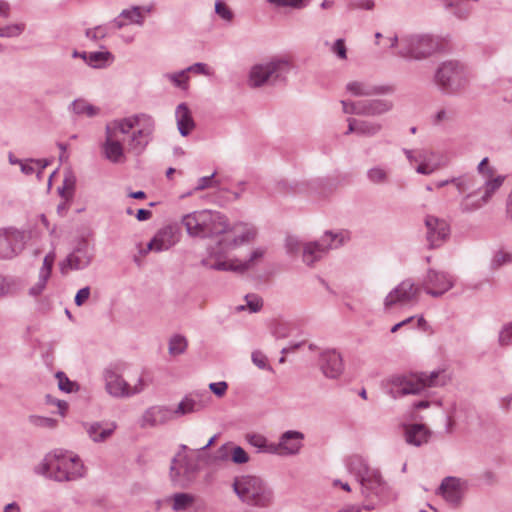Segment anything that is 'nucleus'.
Instances as JSON below:
<instances>
[{
  "instance_id": "338daca9",
  "label": "nucleus",
  "mask_w": 512,
  "mask_h": 512,
  "mask_svg": "<svg viewBox=\"0 0 512 512\" xmlns=\"http://www.w3.org/2000/svg\"><path fill=\"white\" fill-rule=\"evenodd\" d=\"M40 160H30V161H21L19 162L21 171L26 175H31L34 172H37L35 165H40Z\"/></svg>"
},
{
  "instance_id": "a211bd4d",
  "label": "nucleus",
  "mask_w": 512,
  "mask_h": 512,
  "mask_svg": "<svg viewBox=\"0 0 512 512\" xmlns=\"http://www.w3.org/2000/svg\"><path fill=\"white\" fill-rule=\"evenodd\" d=\"M105 389L115 398H128L129 384L114 368H106L103 372Z\"/></svg>"
},
{
  "instance_id": "0e129e2a",
  "label": "nucleus",
  "mask_w": 512,
  "mask_h": 512,
  "mask_svg": "<svg viewBox=\"0 0 512 512\" xmlns=\"http://www.w3.org/2000/svg\"><path fill=\"white\" fill-rule=\"evenodd\" d=\"M488 163L489 159L487 157L483 158L477 166V171L486 178H491L494 176V168L489 166Z\"/></svg>"
},
{
  "instance_id": "7c9ffc66",
  "label": "nucleus",
  "mask_w": 512,
  "mask_h": 512,
  "mask_svg": "<svg viewBox=\"0 0 512 512\" xmlns=\"http://www.w3.org/2000/svg\"><path fill=\"white\" fill-rule=\"evenodd\" d=\"M69 111L77 116L95 117L100 113V108L90 104L85 99H75L69 105Z\"/></svg>"
},
{
  "instance_id": "aec40b11",
  "label": "nucleus",
  "mask_w": 512,
  "mask_h": 512,
  "mask_svg": "<svg viewBox=\"0 0 512 512\" xmlns=\"http://www.w3.org/2000/svg\"><path fill=\"white\" fill-rule=\"evenodd\" d=\"M346 90L355 97L386 95L394 92V88L390 85H372L364 81H351L347 83Z\"/></svg>"
},
{
  "instance_id": "a19ab883",
  "label": "nucleus",
  "mask_w": 512,
  "mask_h": 512,
  "mask_svg": "<svg viewBox=\"0 0 512 512\" xmlns=\"http://www.w3.org/2000/svg\"><path fill=\"white\" fill-rule=\"evenodd\" d=\"M187 340L182 335H174L169 341V354L177 356L183 354L187 349Z\"/></svg>"
},
{
  "instance_id": "393cba45",
  "label": "nucleus",
  "mask_w": 512,
  "mask_h": 512,
  "mask_svg": "<svg viewBox=\"0 0 512 512\" xmlns=\"http://www.w3.org/2000/svg\"><path fill=\"white\" fill-rule=\"evenodd\" d=\"M105 158L112 163H121L124 159V148L118 138L105 134V142L102 145Z\"/></svg>"
},
{
  "instance_id": "4468645a",
  "label": "nucleus",
  "mask_w": 512,
  "mask_h": 512,
  "mask_svg": "<svg viewBox=\"0 0 512 512\" xmlns=\"http://www.w3.org/2000/svg\"><path fill=\"white\" fill-rule=\"evenodd\" d=\"M25 247L23 232L8 228L0 230V259H12Z\"/></svg>"
},
{
  "instance_id": "dca6fc26",
  "label": "nucleus",
  "mask_w": 512,
  "mask_h": 512,
  "mask_svg": "<svg viewBox=\"0 0 512 512\" xmlns=\"http://www.w3.org/2000/svg\"><path fill=\"white\" fill-rule=\"evenodd\" d=\"M92 253L88 244L82 241L67 257L60 263V271L66 274L68 270H82L90 265Z\"/></svg>"
},
{
  "instance_id": "39448f33",
  "label": "nucleus",
  "mask_w": 512,
  "mask_h": 512,
  "mask_svg": "<svg viewBox=\"0 0 512 512\" xmlns=\"http://www.w3.org/2000/svg\"><path fill=\"white\" fill-rule=\"evenodd\" d=\"M42 472L55 481H73L84 476L80 458L69 452L55 451L44 459Z\"/></svg>"
},
{
  "instance_id": "f257e3e1",
  "label": "nucleus",
  "mask_w": 512,
  "mask_h": 512,
  "mask_svg": "<svg viewBox=\"0 0 512 512\" xmlns=\"http://www.w3.org/2000/svg\"><path fill=\"white\" fill-rule=\"evenodd\" d=\"M182 224L192 237L210 238L222 235L214 245L208 247L209 257L201 261V264L209 269L243 273L264 254L262 249H256L246 261L237 259L227 261V254L241 244L254 239L255 231L246 228L239 235H231L228 220L219 211L206 209L194 211L182 217Z\"/></svg>"
},
{
  "instance_id": "1a4fd4ad",
  "label": "nucleus",
  "mask_w": 512,
  "mask_h": 512,
  "mask_svg": "<svg viewBox=\"0 0 512 512\" xmlns=\"http://www.w3.org/2000/svg\"><path fill=\"white\" fill-rule=\"evenodd\" d=\"M198 464L186 454L178 452L171 461L170 479L181 487L188 486L198 472Z\"/></svg>"
},
{
  "instance_id": "864d4df0",
  "label": "nucleus",
  "mask_w": 512,
  "mask_h": 512,
  "mask_svg": "<svg viewBox=\"0 0 512 512\" xmlns=\"http://www.w3.org/2000/svg\"><path fill=\"white\" fill-rule=\"evenodd\" d=\"M268 2L281 7L301 9L308 4L309 0H268Z\"/></svg>"
},
{
  "instance_id": "c03bdc74",
  "label": "nucleus",
  "mask_w": 512,
  "mask_h": 512,
  "mask_svg": "<svg viewBox=\"0 0 512 512\" xmlns=\"http://www.w3.org/2000/svg\"><path fill=\"white\" fill-rule=\"evenodd\" d=\"M111 57V53L106 51V52H101V51H97V52H91L88 56H87V64L94 67V68H99L101 67L109 58Z\"/></svg>"
},
{
  "instance_id": "bf43d9fd",
  "label": "nucleus",
  "mask_w": 512,
  "mask_h": 512,
  "mask_svg": "<svg viewBox=\"0 0 512 512\" xmlns=\"http://www.w3.org/2000/svg\"><path fill=\"white\" fill-rule=\"evenodd\" d=\"M216 173H212L210 176L201 177L198 180V184L195 187V191H201L209 187H217L219 185L218 181H213Z\"/></svg>"
},
{
  "instance_id": "f8f14e48",
  "label": "nucleus",
  "mask_w": 512,
  "mask_h": 512,
  "mask_svg": "<svg viewBox=\"0 0 512 512\" xmlns=\"http://www.w3.org/2000/svg\"><path fill=\"white\" fill-rule=\"evenodd\" d=\"M136 130L132 133L128 146L129 150L140 154L144 151L152 139L155 128V122L150 115L139 114Z\"/></svg>"
},
{
  "instance_id": "c9c22d12",
  "label": "nucleus",
  "mask_w": 512,
  "mask_h": 512,
  "mask_svg": "<svg viewBox=\"0 0 512 512\" xmlns=\"http://www.w3.org/2000/svg\"><path fill=\"white\" fill-rule=\"evenodd\" d=\"M382 130V124L379 122L358 120V135L373 137Z\"/></svg>"
},
{
  "instance_id": "052dcab7",
  "label": "nucleus",
  "mask_w": 512,
  "mask_h": 512,
  "mask_svg": "<svg viewBox=\"0 0 512 512\" xmlns=\"http://www.w3.org/2000/svg\"><path fill=\"white\" fill-rule=\"evenodd\" d=\"M54 261H55V253L54 252L48 253L43 260V264H42V267L40 268L39 273L50 277Z\"/></svg>"
},
{
  "instance_id": "69168bd1",
  "label": "nucleus",
  "mask_w": 512,
  "mask_h": 512,
  "mask_svg": "<svg viewBox=\"0 0 512 512\" xmlns=\"http://www.w3.org/2000/svg\"><path fill=\"white\" fill-rule=\"evenodd\" d=\"M332 52L337 55L338 58L344 60L347 58V50L343 39H337L332 48Z\"/></svg>"
},
{
  "instance_id": "c756f323",
  "label": "nucleus",
  "mask_w": 512,
  "mask_h": 512,
  "mask_svg": "<svg viewBox=\"0 0 512 512\" xmlns=\"http://www.w3.org/2000/svg\"><path fill=\"white\" fill-rule=\"evenodd\" d=\"M403 151L410 163L417 162L432 164L435 160L441 159V156H444L441 153L425 149L417 151L404 149Z\"/></svg>"
},
{
  "instance_id": "2eb2a0df",
  "label": "nucleus",
  "mask_w": 512,
  "mask_h": 512,
  "mask_svg": "<svg viewBox=\"0 0 512 512\" xmlns=\"http://www.w3.org/2000/svg\"><path fill=\"white\" fill-rule=\"evenodd\" d=\"M424 222L427 229L426 239L429 247H440L450 235L449 224L444 219L433 215H427Z\"/></svg>"
},
{
  "instance_id": "0eeeda50",
  "label": "nucleus",
  "mask_w": 512,
  "mask_h": 512,
  "mask_svg": "<svg viewBox=\"0 0 512 512\" xmlns=\"http://www.w3.org/2000/svg\"><path fill=\"white\" fill-rule=\"evenodd\" d=\"M438 49V42L429 34H404L400 36V49L396 55L405 59L423 60Z\"/></svg>"
},
{
  "instance_id": "20e7f679",
  "label": "nucleus",
  "mask_w": 512,
  "mask_h": 512,
  "mask_svg": "<svg viewBox=\"0 0 512 512\" xmlns=\"http://www.w3.org/2000/svg\"><path fill=\"white\" fill-rule=\"evenodd\" d=\"M450 381V376L446 370L439 369L419 375L395 376L391 379L390 394L393 398H398L410 394H419L426 387H441Z\"/></svg>"
},
{
  "instance_id": "cd10ccee",
  "label": "nucleus",
  "mask_w": 512,
  "mask_h": 512,
  "mask_svg": "<svg viewBox=\"0 0 512 512\" xmlns=\"http://www.w3.org/2000/svg\"><path fill=\"white\" fill-rule=\"evenodd\" d=\"M85 427L87 434L94 442H103L113 434L116 424L93 422L86 424Z\"/></svg>"
},
{
  "instance_id": "bb28decb",
  "label": "nucleus",
  "mask_w": 512,
  "mask_h": 512,
  "mask_svg": "<svg viewBox=\"0 0 512 512\" xmlns=\"http://www.w3.org/2000/svg\"><path fill=\"white\" fill-rule=\"evenodd\" d=\"M175 116L179 133L183 137L189 135L194 129L195 123L188 106L185 103L179 104L176 108Z\"/></svg>"
},
{
  "instance_id": "6ab92c4d",
  "label": "nucleus",
  "mask_w": 512,
  "mask_h": 512,
  "mask_svg": "<svg viewBox=\"0 0 512 512\" xmlns=\"http://www.w3.org/2000/svg\"><path fill=\"white\" fill-rule=\"evenodd\" d=\"M319 366L322 373L331 379L338 378L344 370L342 357L334 349L325 350L320 354Z\"/></svg>"
},
{
  "instance_id": "774afa93",
  "label": "nucleus",
  "mask_w": 512,
  "mask_h": 512,
  "mask_svg": "<svg viewBox=\"0 0 512 512\" xmlns=\"http://www.w3.org/2000/svg\"><path fill=\"white\" fill-rule=\"evenodd\" d=\"M287 252L290 254L296 253L301 248L299 239L295 236H288L285 241Z\"/></svg>"
},
{
  "instance_id": "e2e57ef3",
  "label": "nucleus",
  "mask_w": 512,
  "mask_h": 512,
  "mask_svg": "<svg viewBox=\"0 0 512 512\" xmlns=\"http://www.w3.org/2000/svg\"><path fill=\"white\" fill-rule=\"evenodd\" d=\"M445 6L448 9L455 8L454 14L460 19H465L469 15V9L467 7H461L457 2L447 1Z\"/></svg>"
},
{
  "instance_id": "a18cd8bd",
  "label": "nucleus",
  "mask_w": 512,
  "mask_h": 512,
  "mask_svg": "<svg viewBox=\"0 0 512 512\" xmlns=\"http://www.w3.org/2000/svg\"><path fill=\"white\" fill-rule=\"evenodd\" d=\"M28 421L35 427L53 429L57 425V421L53 418L43 417L38 415H30Z\"/></svg>"
},
{
  "instance_id": "f704fd0d",
  "label": "nucleus",
  "mask_w": 512,
  "mask_h": 512,
  "mask_svg": "<svg viewBox=\"0 0 512 512\" xmlns=\"http://www.w3.org/2000/svg\"><path fill=\"white\" fill-rule=\"evenodd\" d=\"M487 202L484 201V198L481 196L480 198L475 197V193H469L463 197L460 202V210L463 213H471L476 210H479L483 205Z\"/></svg>"
},
{
  "instance_id": "3c124183",
  "label": "nucleus",
  "mask_w": 512,
  "mask_h": 512,
  "mask_svg": "<svg viewBox=\"0 0 512 512\" xmlns=\"http://www.w3.org/2000/svg\"><path fill=\"white\" fill-rule=\"evenodd\" d=\"M341 104L344 113L362 116L361 101L341 100Z\"/></svg>"
},
{
  "instance_id": "ea45409f",
  "label": "nucleus",
  "mask_w": 512,
  "mask_h": 512,
  "mask_svg": "<svg viewBox=\"0 0 512 512\" xmlns=\"http://www.w3.org/2000/svg\"><path fill=\"white\" fill-rule=\"evenodd\" d=\"M199 410L198 403L192 398L185 397L177 406L175 410H172L174 416H183L188 413H192Z\"/></svg>"
},
{
  "instance_id": "680f3d73",
  "label": "nucleus",
  "mask_w": 512,
  "mask_h": 512,
  "mask_svg": "<svg viewBox=\"0 0 512 512\" xmlns=\"http://www.w3.org/2000/svg\"><path fill=\"white\" fill-rule=\"evenodd\" d=\"M245 299L247 302V307L249 308L250 312L255 313L261 309L262 300L259 296L255 294L246 295Z\"/></svg>"
},
{
  "instance_id": "8fccbe9b",
  "label": "nucleus",
  "mask_w": 512,
  "mask_h": 512,
  "mask_svg": "<svg viewBox=\"0 0 512 512\" xmlns=\"http://www.w3.org/2000/svg\"><path fill=\"white\" fill-rule=\"evenodd\" d=\"M49 278V276L39 273L38 281L29 289V295L33 297L41 295L46 287Z\"/></svg>"
},
{
  "instance_id": "412c9836",
  "label": "nucleus",
  "mask_w": 512,
  "mask_h": 512,
  "mask_svg": "<svg viewBox=\"0 0 512 512\" xmlns=\"http://www.w3.org/2000/svg\"><path fill=\"white\" fill-rule=\"evenodd\" d=\"M173 419V412L167 406H152L149 407L143 413L141 417V427H155L158 425H163Z\"/></svg>"
},
{
  "instance_id": "ddd939ff",
  "label": "nucleus",
  "mask_w": 512,
  "mask_h": 512,
  "mask_svg": "<svg viewBox=\"0 0 512 512\" xmlns=\"http://www.w3.org/2000/svg\"><path fill=\"white\" fill-rule=\"evenodd\" d=\"M454 286L453 277L444 271L429 269L421 283V288L432 297H440Z\"/></svg>"
},
{
  "instance_id": "7ed1b4c3",
  "label": "nucleus",
  "mask_w": 512,
  "mask_h": 512,
  "mask_svg": "<svg viewBox=\"0 0 512 512\" xmlns=\"http://www.w3.org/2000/svg\"><path fill=\"white\" fill-rule=\"evenodd\" d=\"M232 487L238 498L249 506L267 508L274 502L272 488L260 477L253 475L236 477Z\"/></svg>"
},
{
  "instance_id": "f3484780",
  "label": "nucleus",
  "mask_w": 512,
  "mask_h": 512,
  "mask_svg": "<svg viewBox=\"0 0 512 512\" xmlns=\"http://www.w3.org/2000/svg\"><path fill=\"white\" fill-rule=\"evenodd\" d=\"M304 434L300 431L288 430L281 434L278 443H275L276 452L280 456L297 455L303 446Z\"/></svg>"
},
{
  "instance_id": "09e8293b",
  "label": "nucleus",
  "mask_w": 512,
  "mask_h": 512,
  "mask_svg": "<svg viewBox=\"0 0 512 512\" xmlns=\"http://www.w3.org/2000/svg\"><path fill=\"white\" fill-rule=\"evenodd\" d=\"M510 263H512V253L504 250L497 251L492 260V264L496 268Z\"/></svg>"
},
{
  "instance_id": "58836bf2",
  "label": "nucleus",
  "mask_w": 512,
  "mask_h": 512,
  "mask_svg": "<svg viewBox=\"0 0 512 512\" xmlns=\"http://www.w3.org/2000/svg\"><path fill=\"white\" fill-rule=\"evenodd\" d=\"M449 159L446 156H441V159L435 160L432 164L430 163H419L416 167V172L422 175H430L434 171L441 167L448 165Z\"/></svg>"
},
{
  "instance_id": "de8ad7c7",
  "label": "nucleus",
  "mask_w": 512,
  "mask_h": 512,
  "mask_svg": "<svg viewBox=\"0 0 512 512\" xmlns=\"http://www.w3.org/2000/svg\"><path fill=\"white\" fill-rule=\"evenodd\" d=\"M251 360L259 369L273 371L272 367L268 363L267 356L262 351H253L251 354Z\"/></svg>"
},
{
  "instance_id": "79ce46f5",
  "label": "nucleus",
  "mask_w": 512,
  "mask_h": 512,
  "mask_svg": "<svg viewBox=\"0 0 512 512\" xmlns=\"http://www.w3.org/2000/svg\"><path fill=\"white\" fill-rule=\"evenodd\" d=\"M165 78L172 82L176 87L184 90L188 88L189 75L184 69L175 73H167L165 74Z\"/></svg>"
},
{
  "instance_id": "72a5a7b5",
  "label": "nucleus",
  "mask_w": 512,
  "mask_h": 512,
  "mask_svg": "<svg viewBox=\"0 0 512 512\" xmlns=\"http://www.w3.org/2000/svg\"><path fill=\"white\" fill-rule=\"evenodd\" d=\"M366 175L373 184L381 185L389 182V169L385 166H373L367 170Z\"/></svg>"
},
{
  "instance_id": "423d86ee",
  "label": "nucleus",
  "mask_w": 512,
  "mask_h": 512,
  "mask_svg": "<svg viewBox=\"0 0 512 512\" xmlns=\"http://www.w3.org/2000/svg\"><path fill=\"white\" fill-rule=\"evenodd\" d=\"M435 84L443 94L457 95L469 84L468 72L458 61L443 62L435 72Z\"/></svg>"
},
{
  "instance_id": "5701e85b",
  "label": "nucleus",
  "mask_w": 512,
  "mask_h": 512,
  "mask_svg": "<svg viewBox=\"0 0 512 512\" xmlns=\"http://www.w3.org/2000/svg\"><path fill=\"white\" fill-rule=\"evenodd\" d=\"M404 436L408 444L420 447L429 441L431 431L424 424H410L405 426Z\"/></svg>"
},
{
  "instance_id": "e433bc0d",
  "label": "nucleus",
  "mask_w": 512,
  "mask_h": 512,
  "mask_svg": "<svg viewBox=\"0 0 512 512\" xmlns=\"http://www.w3.org/2000/svg\"><path fill=\"white\" fill-rule=\"evenodd\" d=\"M504 180L505 177L501 175L486 179L483 186L484 193L482 195L484 201L488 202L491 199L492 195L502 186Z\"/></svg>"
},
{
  "instance_id": "4c0bfd02",
  "label": "nucleus",
  "mask_w": 512,
  "mask_h": 512,
  "mask_svg": "<svg viewBox=\"0 0 512 512\" xmlns=\"http://www.w3.org/2000/svg\"><path fill=\"white\" fill-rule=\"evenodd\" d=\"M120 17L128 20L131 24L142 26L144 24V15L140 6H133L130 9H124L120 13Z\"/></svg>"
},
{
  "instance_id": "5fc2aeb1",
  "label": "nucleus",
  "mask_w": 512,
  "mask_h": 512,
  "mask_svg": "<svg viewBox=\"0 0 512 512\" xmlns=\"http://www.w3.org/2000/svg\"><path fill=\"white\" fill-rule=\"evenodd\" d=\"M215 12L222 19L226 21H231L233 19L232 11L226 6L223 0H217L215 3Z\"/></svg>"
},
{
  "instance_id": "37998d69",
  "label": "nucleus",
  "mask_w": 512,
  "mask_h": 512,
  "mask_svg": "<svg viewBox=\"0 0 512 512\" xmlns=\"http://www.w3.org/2000/svg\"><path fill=\"white\" fill-rule=\"evenodd\" d=\"M76 178L72 172H67L63 179V186L58 188L59 193L62 197L69 198L72 196L75 188Z\"/></svg>"
},
{
  "instance_id": "6e6d98bb",
  "label": "nucleus",
  "mask_w": 512,
  "mask_h": 512,
  "mask_svg": "<svg viewBox=\"0 0 512 512\" xmlns=\"http://www.w3.org/2000/svg\"><path fill=\"white\" fill-rule=\"evenodd\" d=\"M56 378L58 379V387L60 390L65 391L67 393L73 391V388L76 384L70 381L64 372H57Z\"/></svg>"
},
{
  "instance_id": "9d476101",
  "label": "nucleus",
  "mask_w": 512,
  "mask_h": 512,
  "mask_svg": "<svg viewBox=\"0 0 512 512\" xmlns=\"http://www.w3.org/2000/svg\"><path fill=\"white\" fill-rule=\"evenodd\" d=\"M342 243L343 239L339 234L328 231L320 240L306 243L303 246V261L306 265L312 266L322 259L329 249L337 248Z\"/></svg>"
},
{
  "instance_id": "49530a36",
  "label": "nucleus",
  "mask_w": 512,
  "mask_h": 512,
  "mask_svg": "<svg viewBox=\"0 0 512 512\" xmlns=\"http://www.w3.org/2000/svg\"><path fill=\"white\" fill-rule=\"evenodd\" d=\"M231 462L234 464H245L249 461L248 453L240 446L234 445L232 443V451H230Z\"/></svg>"
},
{
  "instance_id": "6e6552de",
  "label": "nucleus",
  "mask_w": 512,
  "mask_h": 512,
  "mask_svg": "<svg viewBox=\"0 0 512 512\" xmlns=\"http://www.w3.org/2000/svg\"><path fill=\"white\" fill-rule=\"evenodd\" d=\"M291 69L287 58H273L269 62L254 65L249 73V85L261 87L265 84H274L283 80Z\"/></svg>"
},
{
  "instance_id": "a878e982",
  "label": "nucleus",
  "mask_w": 512,
  "mask_h": 512,
  "mask_svg": "<svg viewBox=\"0 0 512 512\" xmlns=\"http://www.w3.org/2000/svg\"><path fill=\"white\" fill-rule=\"evenodd\" d=\"M139 114L114 120L105 127V134L118 138V133L128 134L137 125Z\"/></svg>"
},
{
  "instance_id": "f03ea898",
  "label": "nucleus",
  "mask_w": 512,
  "mask_h": 512,
  "mask_svg": "<svg viewBox=\"0 0 512 512\" xmlns=\"http://www.w3.org/2000/svg\"><path fill=\"white\" fill-rule=\"evenodd\" d=\"M346 467L360 484L361 494L365 498L363 504L365 510L380 508L394 499L392 489L379 469L371 467L362 456L348 457Z\"/></svg>"
},
{
  "instance_id": "603ef678",
  "label": "nucleus",
  "mask_w": 512,
  "mask_h": 512,
  "mask_svg": "<svg viewBox=\"0 0 512 512\" xmlns=\"http://www.w3.org/2000/svg\"><path fill=\"white\" fill-rule=\"evenodd\" d=\"M24 30L23 24H13L0 28V37H17Z\"/></svg>"
},
{
  "instance_id": "9b49d317",
  "label": "nucleus",
  "mask_w": 512,
  "mask_h": 512,
  "mask_svg": "<svg viewBox=\"0 0 512 512\" xmlns=\"http://www.w3.org/2000/svg\"><path fill=\"white\" fill-rule=\"evenodd\" d=\"M420 287L416 286L412 279H405L392 289L385 297L383 305L386 311L395 306H405L417 303Z\"/></svg>"
},
{
  "instance_id": "b1692460",
  "label": "nucleus",
  "mask_w": 512,
  "mask_h": 512,
  "mask_svg": "<svg viewBox=\"0 0 512 512\" xmlns=\"http://www.w3.org/2000/svg\"><path fill=\"white\" fill-rule=\"evenodd\" d=\"M362 116H381L393 108V102L387 99L360 100Z\"/></svg>"
},
{
  "instance_id": "13d9d810",
  "label": "nucleus",
  "mask_w": 512,
  "mask_h": 512,
  "mask_svg": "<svg viewBox=\"0 0 512 512\" xmlns=\"http://www.w3.org/2000/svg\"><path fill=\"white\" fill-rule=\"evenodd\" d=\"M230 451H232V443L223 444L216 451V460L221 462L231 461Z\"/></svg>"
},
{
  "instance_id": "4d7b16f0",
  "label": "nucleus",
  "mask_w": 512,
  "mask_h": 512,
  "mask_svg": "<svg viewBox=\"0 0 512 512\" xmlns=\"http://www.w3.org/2000/svg\"><path fill=\"white\" fill-rule=\"evenodd\" d=\"M499 343L501 346L512 345V322L505 325L500 331Z\"/></svg>"
},
{
  "instance_id": "4be33fe9",
  "label": "nucleus",
  "mask_w": 512,
  "mask_h": 512,
  "mask_svg": "<svg viewBox=\"0 0 512 512\" xmlns=\"http://www.w3.org/2000/svg\"><path fill=\"white\" fill-rule=\"evenodd\" d=\"M177 242L175 238L174 229L171 226L160 229L154 238L148 243L147 248L143 251L146 254L148 251L162 252L171 248Z\"/></svg>"
},
{
  "instance_id": "c85d7f7f",
  "label": "nucleus",
  "mask_w": 512,
  "mask_h": 512,
  "mask_svg": "<svg viewBox=\"0 0 512 512\" xmlns=\"http://www.w3.org/2000/svg\"><path fill=\"white\" fill-rule=\"evenodd\" d=\"M440 491L443 497L451 504H458L461 499V492L459 489V481L453 477L445 478L441 485Z\"/></svg>"
},
{
  "instance_id": "473e14b6",
  "label": "nucleus",
  "mask_w": 512,
  "mask_h": 512,
  "mask_svg": "<svg viewBox=\"0 0 512 512\" xmlns=\"http://www.w3.org/2000/svg\"><path fill=\"white\" fill-rule=\"evenodd\" d=\"M172 509L175 512L185 511L195 502V496L189 493H175L171 496Z\"/></svg>"
},
{
  "instance_id": "2f4dec72",
  "label": "nucleus",
  "mask_w": 512,
  "mask_h": 512,
  "mask_svg": "<svg viewBox=\"0 0 512 512\" xmlns=\"http://www.w3.org/2000/svg\"><path fill=\"white\" fill-rule=\"evenodd\" d=\"M246 439L250 445L257 448L259 452L274 454L276 452V446L274 442H269L266 437L261 434H249Z\"/></svg>"
}]
</instances>
